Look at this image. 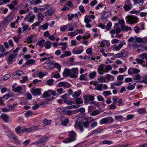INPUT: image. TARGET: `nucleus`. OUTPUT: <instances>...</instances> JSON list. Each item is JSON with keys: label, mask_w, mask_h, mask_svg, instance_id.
<instances>
[{"label": "nucleus", "mask_w": 147, "mask_h": 147, "mask_svg": "<svg viewBox=\"0 0 147 147\" xmlns=\"http://www.w3.org/2000/svg\"><path fill=\"white\" fill-rule=\"evenodd\" d=\"M12 87L13 88V90L14 91L18 93L20 92L22 90V87L20 86H18L14 88H13V86Z\"/></svg>", "instance_id": "28"}, {"label": "nucleus", "mask_w": 147, "mask_h": 147, "mask_svg": "<svg viewBox=\"0 0 147 147\" xmlns=\"http://www.w3.org/2000/svg\"><path fill=\"white\" fill-rule=\"evenodd\" d=\"M71 73L70 77L73 78H76L78 74V69L77 68H72L71 70Z\"/></svg>", "instance_id": "9"}, {"label": "nucleus", "mask_w": 147, "mask_h": 147, "mask_svg": "<svg viewBox=\"0 0 147 147\" xmlns=\"http://www.w3.org/2000/svg\"><path fill=\"white\" fill-rule=\"evenodd\" d=\"M32 14V12H29V14L26 16L24 18V20L25 21L28 20V22H32L35 17L34 15H33L31 16L30 15Z\"/></svg>", "instance_id": "7"}, {"label": "nucleus", "mask_w": 147, "mask_h": 147, "mask_svg": "<svg viewBox=\"0 0 147 147\" xmlns=\"http://www.w3.org/2000/svg\"><path fill=\"white\" fill-rule=\"evenodd\" d=\"M102 143L104 144H110L112 143V141L109 140H104L102 141Z\"/></svg>", "instance_id": "62"}, {"label": "nucleus", "mask_w": 147, "mask_h": 147, "mask_svg": "<svg viewBox=\"0 0 147 147\" xmlns=\"http://www.w3.org/2000/svg\"><path fill=\"white\" fill-rule=\"evenodd\" d=\"M52 43L49 41H47L45 43V46L46 49H49L50 48Z\"/></svg>", "instance_id": "27"}, {"label": "nucleus", "mask_w": 147, "mask_h": 147, "mask_svg": "<svg viewBox=\"0 0 147 147\" xmlns=\"http://www.w3.org/2000/svg\"><path fill=\"white\" fill-rule=\"evenodd\" d=\"M50 5L48 4H45L42 5H38L37 6V12L39 13H42L48 9Z\"/></svg>", "instance_id": "5"}, {"label": "nucleus", "mask_w": 147, "mask_h": 147, "mask_svg": "<svg viewBox=\"0 0 147 147\" xmlns=\"http://www.w3.org/2000/svg\"><path fill=\"white\" fill-rule=\"evenodd\" d=\"M103 131V129L99 128L93 130L92 132L90 134V135H92L93 134H97V133H100Z\"/></svg>", "instance_id": "18"}, {"label": "nucleus", "mask_w": 147, "mask_h": 147, "mask_svg": "<svg viewBox=\"0 0 147 147\" xmlns=\"http://www.w3.org/2000/svg\"><path fill=\"white\" fill-rule=\"evenodd\" d=\"M112 25V24L111 22H109L106 26V29L107 30H109L111 28Z\"/></svg>", "instance_id": "63"}, {"label": "nucleus", "mask_w": 147, "mask_h": 147, "mask_svg": "<svg viewBox=\"0 0 147 147\" xmlns=\"http://www.w3.org/2000/svg\"><path fill=\"white\" fill-rule=\"evenodd\" d=\"M84 51L83 48L82 46H80L78 47H76L73 49L72 53L75 54H80Z\"/></svg>", "instance_id": "6"}, {"label": "nucleus", "mask_w": 147, "mask_h": 147, "mask_svg": "<svg viewBox=\"0 0 147 147\" xmlns=\"http://www.w3.org/2000/svg\"><path fill=\"white\" fill-rule=\"evenodd\" d=\"M84 102L87 104L89 103V94H85L83 96Z\"/></svg>", "instance_id": "34"}, {"label": "nucleus", "mask_w": 147, "mask_h": 147, "mask_svg": "<svg viewBox=\"0 0 147 147\" xmlns=\"http://www.w3.org/2000/svg\"><path fill=\"white\" fill-rule=\"evenodd\" d=\"M111 93L110 91H104L103 92V94L105 96H107L111 95Z\"/></svg>", "instance_id": "51"}, {"label": "nucleus", "mask_w": 147, "mask_h": 147, "mask_svg": "<svg viewBox=\"0 0 147 147\" xmlns=\"http://www.w3.org/2000/svg\"><path fill=\"white\" fill-rule=\"evenodd\" d=\"M34 61L32 59H30L27 60L26 62V65H32L34 63Z\"/></svg>", "instance_id": "41"}, {"label": "nucleus", "mask_w": 147, "mask_h": 147, "mask_svg": "<svg viewBox=\"0 0 147 147\" xmlns=\"http://www.w3.org/2000/svg\"><path fill=\"white\" fill-rule=\"evenodd\" d=\"M43 125L44 126L50 124L51 122V120H47L46 119H44L43 120Z\"/></svg>", "instance_id": "33"}, {"label": "nucleus", "mask_w": 147, "mask_h": 147, "mask_svg": "<svg viewBox=\"0 0 147 147\" xmlns=\"http://www.w3.org/2000/svg\"><path fill=\"white\" fill-rule=\"evenodd\" d=\"M126 56V54L125 53L121 52L115 54L114 57L115 58H119L121 57H124Z\"/></svg>", "instance_id": "23"}, {"label": "nucleus", "mask_w": 147, "mask_h": 147, "mask_svg": "<svg viewBox=\"0 0 147 147\" xmlns=\"http://www.w3.org/2000/svg\"><path fill=\"white\" fill-rule=\"evenodd\" d=\"M140 71V70L138 69L130 68L128 69V73L129 74L132 75L138 73Z\"/></svg>", "instance_id": "12"}, {"label": "nucleus", "mask_w": 147, "mask_h": 147, "mask_svg": "<svg viewBox=\"0 0 147 147\" xmlns=\"http://www.w3.org/2000/svg\"><path fill=\"white\" fill-rule=\"evenodd\" d=\"M125 45V42L123 40L121 41L120 42V44L118 46H115V49L116 50L118 51L122 47L123 45Z\"/></svg>", "instance_id": "17"}, {"label": "nucleus", "mask_w": 147, "mask_h": 147, "mask_svg": "<svg viewBox=\"0 0 147 147\" xmlns=\"http://www.w3.org/2000/svg\"><path fill=\"white\" fill-rule=\"evenodd\" d=\"M21 127L20 126H18L15 128V131L18 134H19L21 133Z\"/></svg>", "instance_id": "45"}, {"label": "nucleus", "mask_w": 147, "mask_h": 147, "mask_svg": "<svg viewBox=\"0 0 147 147\" xmlns=\"http://www.w3.org/2000/svg\"><path fill=\"white\" fill-rule=\"evenodd\" d=\"M49 26V24L47 23L44 24V25L41 26V27L39 28L40 29H41L42 28L43 30H45L47 29Z\"/></svg>", "instance_id": "48"}, {"label": "nucleus", "mask_w": 147, "mask_h": 147, "mask_svg": "<svg viewBox=\"0 0 147 147\" xmlns=\"http://www.w3.org/2000/svg\"><path fill=\"white\" fill-rule=\"evenodd\" d=\"M76 103L78 104H80L83 103V101L80 98H78L76 99Z\"/></svg>", "instance_id": "56"}, {"label": "nucleus", "mask_w": 147, "mask_h": 147, "mask_svg": "<svg viewBox=\"0 0 147 147\" xmlns=\"http://www.w3.org/2000/svg\"><path fill=\"white\" fill-rule=\"evenodd\" d=\"M103 85V84H98L96 87V89L99 91H101L102 90V86Z\"/></svg>", "instance_id": "59"}, {"label": "nucleus", "mask_w": 147, "mask_h": 147, "mask_svg": "<svg viewBox=\"0 0 147 147\" xmlns=\"http://www.w3.org/2000/svg\"><path fill=\"white\" fill-rule=\"evenodd\" d=\"M87 76V74L81 75L80 77V80H86L87 79H85V76Z\"/></svg>", "instance_id": "53"}, {"label": "nucleus", "mask_w": 147, "mask_h": 147, "mask_svg": "<svg viewBox=\"0 0 147 147\" xmlns=\"http://www.w3.org/2000/svg\"><path fill=\"white\" fill-rule=\"evenodd\" d=\"M51 95L57 96V94L54 91L48 90L47 91H45L43 94V96L45 98H47L51 96Z\"/></svg>", "instance_id": "8"}, {"label": "nucleus", "mask_w": 147, "mask_h": 147, "mask_svg": "<svg viewBox=\"0 0 147 147\" xmlns=\"http://www.w3.org/2000/svg\"><path fill=\"white\" fill-rule=\"evenodd\" d=\"M23 74V72L21 71H17L16 72V74L14 75L13 76V78H16V76L17 75L18 76H20L21 75Z\"/></svg>", "instance_id": "37"}, {"label": "nucleus", "mask_w": 147, "mask_h": 147, "mask_svg": "<svg viewBox=\"0 0 147 147\" xmlns=\"http://www.w3.org/2000/svg\"><path fill=\"white\" fill-rule=\"evenodd\" d=\"M104 65L101 64L99 66L98 68L97 69L98 73L100 75H102L104 74Z\"/></svg>", "instance_id": "16"}, {"label": "nucleus", "mask_w": 147, "mask_h": 147, "mask_svg": "<svg viewBox=\"0 0 147 147\" xmlns=\"http://www.w3.org/2000/svg\"><path fill=\"white\" fill-rule=\"evenodd\" d=\"M69 137L63 140V142L65 143H68L72 142L76 140V134L74 131H71Z\"/></svg>", "instance_id": "1"}, {"label": "nucleus", "mask_w": 147, "mask_h": 147, "mask_svg": "<svg viewBox=\"0 0 147 147\" xmlns=\"http://www.w3.org/2000/svg\"><path fill=\"white\" fill-rule=\"evenodd\" d=\"M106 78L109 81H114V77L109 74H107L106 75Z\"/></svg>", "instance_id": "32"}, {"label": "nucleus", "mask_w": 147, "mask_h": 147, "mask_svg": "<svg viewBox=\"0 0 147 147\" xmlns=\"http://www.w3.org/2000/svg\"><path fill=\"white\" fill-rule=\"evenodd\" d=\"M107 123V120L106 117L102 119L99 121V123L101 125L106 124Z\"/></svg>", "instance_id": "39"}, {"label": "nucleus", "mask_w": 147, "mask_h": 147, "mask_svg": "<svg viewBox=\"0 0 147 147\" xmlns=\"http://www.w3.org/2000/svg\"><path fill=\"white\" fill-rule=\"evenodd\" d=\"M66 110L65 107L59 108L58 109V110L59 113L64 115H65Z\"/></svg>", "instance_id": "36"}, {"label": "nucleus", "mask_w": 147, "mask_h": 147, "mask_svg": "<svg viewBox=\"0 0 147 147\" xmlns=\"http://www.w3.org/2000/svg\"><path fill=\"white\" fill-rule=\"evenodd\" d=\"M25 115V116L27 118L29 116L32 115H33V113L31 111L28 110L27 111Z\"/></svg>", "instance_id": "50"}, {"label": "nucleus", "mask_w": 147, "mask_h": 147, "mask_svg": "<svg viewBox=\"0 0 147 147\" xmlns=\"http://www.w3.org/2000/svg\"><path fill=\"white\" fill-rule=\"evenodd\" d=\"M53 62L52 61H50L48 62L47 65L44 66V67L47 69H51L54 67Z\"/></svg>", "instance_id": "15"}, {"label": "nucleus", "mask_w": 147, "mask_h": 147, "mask_svg": "<svg viewBox=\"0 0 147 147\" xmlns=\"http://www.w3.org/2000/svg\"><path fill=\"white\" fill-rule=\"evenodd\" d=\"M134 5L141 4L142 5L144 2V0H133Z\"/></svg>", "instance_id": "35"}, {"label": "nucleus", "mask_w": 147, "mask_h": 147, "mask_svg": "<svg viewBox=\"0 0 147 147\" xmlns=\"http://www.w3.org/2000/svg\"><path fill=\"white\" fill-rule=\"evenodd\" d=\"M137 111L139 114H142L146 112V110L145 109L142 108L139 109Z\"/></svg>", "instance_id": "43"}, {"label": "nucleus", "mask_w": 147, "mask_h": 147, "mask_svg": "<svg viewBox=\"0 0 147 147\" xmlns=\"http://www.w3.org/2000/svg\"><path fill=\"white\" fill-rule=\"evenodd\" d=\"M138 18L133 15H129L126 17V22L130 24H133L134 23H137Z\"/></svg>", "instance_id": "2"}, {"label": "nucleus", "mask_w": 147, "mask_h": 147, "mask_svg": "<svg viewBox=\"0 0 147 147\" xmlns=\"http://www.w3.org/2000/svg\"><path fill=\"white\" fill-rule=\"evenodd\" d=\"M140 57L142 59H147V53L144 54L139 55Z\"/></svg>", "instance_id": "64"}, {"label": "nucleus", "mask_w": 147, "mask_h": 147, "mask_svg": "<svg viewBox=\"0 0 147 147\" xmlns=\"http://www.w3.org/2000/svg\"><path fill=\"white\" fill-rule=\"evenodd\" d=\"M100 112L98 110H96L92 112L91 113V115L92 116H95L99 114Z\"/></svg>", "instance_id": "40"}, {"label": "nucleus", "mask_w": 147, "mask_h": 147, "mask_svg": "<svg viewBox=\"0 0 147 147\" xmlns=\"http://www.w3.org/2000/svg\"><path fill=\"white\" fill-rule=\"evenodd\" d=\"M106 118L107 120V123H111L114 121L113 118L112 117H109Z\"/></svg>", "instance_id": "52"}, {"label": "nucleus", "mask_w": 147, "mask_h": 147, "mask_svg": "<svg viewBox=\"0 0 147 147\" xmlns=\"http://www.w3.org/2000/svg\"><path fill=\"white\" fill-rule=\"evenodd\" d=\"M60 120L61 121V125L64 126L67 125V124L68 123L69 121L68 118L65 117L64 116H61L60 119Z\"/></svg>", "instance_id": "11"}, {"label": "nucleus", "mask_w": 147, "mask_h": 147, "mask_svg": "<svg viewBox=\"0 0 147 147\" xmlns=\"http://www.w3.org/2000/svg\"><path fill=\"white\" fill-rule=\"evenodd\" d=\"M144 59H136V61L138 64L139 63L140 64L144 66V64H145V61L144 60Z\"/></svg>", "instance_id": "31"}, {"label": "nucleus", "mask_w": 147, "mask_h": 147, "mask_svg": "<svg viewBox=\"0 0 147 147\" xmlns=\"http://www.w3.org/2000/svg\"><path fill=\"white\" fill-rule=\"evenodd\" d=\"M36 126H34L30 128H29L30 130H29V132H33L36 131Z\"/></svg>", "instance_id": "57"}, {"label": "nucleus", "mask_w": 147, "mask_h": 147, "mask_svg": "<svg viewBox=\"0 0 147 147\" xmlns=\"http://www.w3.org/2000/svg\"><path fill=\"white\" fill-rule=\"evenodd\" d=\"M53 99H46L44 101H42L40 102V105H45L48 103V102L50 101H51L52 100L54 99L55 98L53 97H52Z\"/></svg>", "instance_id": "29"}, {"label": "nucleus", "mask_w": 147, "mask_h": 147, "mask_svg": "<svg viewBox=\"0 0 147 147\" xmlns=\"http://www.w3.org/2000/svg\"><path fill=\"white\" fill-rule=\"evenodd\" d=\"M1 118L5 122H8L9 121V117L8 115L5 114H3L1 115Z\"/></svg>", "instance_id": "21"}, {"label": "nucleus", "mask_w": 147, "mask_h": 147, "mask_svg": "<svg viewBox=\"0 0 147 147\" xmlns=\"http://www.w3.org/2000/svg\"><path fill=\"white\" fill-rule=\"evenodd\" d=\"M141 78V76L139 74H138L136 75L135 76L133 77L134 80H140Z\"/></svg>", "instance_id": "49"}, {"label": "nucleus", "mask_w": 147, "mask_h": 147, "mask_svg": "<svg viewBox=\"0 0 147 147\" xmlns=\"http://www.w3.org/2000/svg\"><path fill=\"white\" fill-rule=\"evenodd\" d=\"M81 93V92L80 90H79L75 92L72 95L73 97L75 98H76L79 96Z\"/></svg>", "instance_id": "26"}, {"label": "nucleus", "mask_w": 147, "mask_h": 147, "mask_svg": "<svg viewBox=\"0 0 147 147\" xmlns=\"http://www.w3.org/2000/svg\"><path fill=\"white\" fill-rule=\"evenodd\" d=\"M130 0H126L125 2V5L123 7L125 11H128L133 8L132 5L130 1Z\"/></svg>", "instance_id": "4"}, {"label": "nucleus", "mask_w": 147, "mask_h": 147, "mask_svg": "<svg viewBox=\"0 0 147 147\" xmlns=\"http://www.w3.org/2000/svg\"><path fill=\"white\" fill-rule=\"evenodd\" d=\"M135 88V86L132 85H129L126 88L128 90H132L134 89Z\"/></svg>", "instance_id": "60"}, {"label": "nucleus", "mask_w": 147, "mask_h": 147, "mask_svg": "<svg viewBox=\"0 0 147 147\" xmlns=\"http://www.w3.org/2000/svg\"><path fill=\"white\" fill-rule=\"evenodd\" d=\"M94 120H91L90 121H88V119L85 117H83L82 118V119L80 121V123L82 124L86 128H88L89 125V123L91 121H94Z\"/></svg>", "instance_id": "3"}, {"label": "nucleus", "mask_w": 147, "mask_h": 147, "mask_svg": "<svg viewBox=\"0 0 147 147\" xmlns=\"http://www.w3.org/2000/svg\"><path fill=\"white\" fill-rule=\"evenodd\" d=\"M71 54V52L69 51H67L64 52L63 54H61L60 56L61 58L70 56Z\"/></svg>", "instance_id": "20"}, {"label": "nucleus", "mask_w": 147, "mask_h": 147, "mask_svg": "<svg viewBox=\"0 0 147 147\" xmlns=\"http://www.w3.org/2000/svg\"><path fill=\"white\" fill-rule=\"evenodd\" d=\"M121 27L122 30H125L127 31L128 30H131V28L130 27H128V26H125L124 25H121Z\"/></svg>", "instance_id": "24"}, {"label": "nucleus", "mask_w": 147, "mask_h": 147, "mask_svg": "<svg viewBox=\"0 0 147 147\" xmlns=\"http://www.w3.org/2000/svg\"><path fill=\"white\" fill-rule=\"evenodd\" d=\"M38 22H37V26L39 25L43 19V15L42 13H39L38 15Z\"/></svg>", "instance_id": "25"}, {"label": "nucleus", "mask_w": 147, "mask_h": 147, "mask_svg": "<svg viewBox=\"0 0 147 147\" xmlns=\"http://www.w3.org/2000/svg\"><path fill=\"white\" fill-rule=\"evenodd\" d=\"M84 35L85 36L82 37V38L84 40L88 39L90 36V34L88 33H87L86 34H85Z\"/></svg>", "instance_id": "55"}, {"label": "nucleus", "mask_w": 147, "mask_h": 147, "mask_svg": "<svg viewBox=\"0 0 147 147\" xmlns=\"http://www.w3.org/2000/svg\"><path fill=\"white\" fill-rule=\"evenodd\" d=\"M87 17V15L84 18V22L86 24H88L91 22L92 20Z\"/></svg>", "instance_id": "54"}, {"label": "nucleus", "mask_w": 147, "mask_h": 147, "mask_svg": "<svg viewBox=\"0 0 147 147\" xmlns=\"http://www.w3.org/2000/svg\"><path fill=\"white\" fill-rule=\"evenodd\" d=\"M17 53H13L12 54H11L9 56L8 58V63L9 64H10L13 63L12 61L13 59L15 58L18 55Z\"/></svg>", "instance_id": "13"}, {"label": "nucleus", "mask_w": 147, "mask_h": 147, "mask_svg": "<svg viewBox=\"0 0 147 147\" xmlns=\"http://www.w3.org/2000/svg\"><path fill=\"white\" fill-rule=\"evenodd\" d=\"M54 81L53 79H51L48 80L47 82V84L49 85H51L54 82Z\"/></svg>", "instance_id": "61"}, {"label": "nucleus", "mask_w": 147, "mask_h": 147, "mask_svg": "<svg viewBox=\"0 0 147 147\" xmlns=\"http://www.w3.org/2000/svg\"><path fill=\"white\" fill-rule=\"evenodd\" d=\"M45 41V40L42 39L41 40L39 41L37 45H38L41 47H43L44 46V43Z\"/></svg>", "instance_id": "44"}, {"label": "nucleus", "mask_w": 147, "mask_h": 147, "mask_svg": "<svg viewBox=\"0 0 147 147\" xmlns=\"http://www.w3.org/2000/svg\"><path fill=\"white\" fill-rule=\"evenodd\" d=\"M96 73L95 71H93L92 72L89 73V76L91 79H93L96 76Z\"/></svg>", "instance_id": "38"}, {"label": "nucleus", "mask_w": 147, "mask_h": 147, "mask_svg": "<svg viewBox=\"0 0 147 147\" xmlns=\"http://www.w3.org/2000/svg\"><path fill=\"white\" fill-rule=\"evenodd\" d=\"M108 12H106L105 11H103L102 12V15L101 16L102 19V20H105L107 18V17L106 16L107 13Z\"/></svg>", "instance_id": "58"}, {"label": "nucleus", "mask_w": 147, "mask_h": 147, "mask_svg": "<svg viewBox=\"0 0 147 147\" xmlns=\"http://www.w3.org/2000/svg\"><path fill=\"white\" fill-rule=\"evenodd\" d=\"M71 73V71L70 69L67 68L65 69L63 73V75L64 77H67L70 76Z\"/></svg>", "instance_id": "14"}, {"label": "nucleus", "mask_w": 147, "mask_h": 147, "mask_svg": "<svg viewBox=\"0 0 147 147\" xmlns=\"http://www.w3.org/2000/svg\"><path fill=\"white\" fill-rule=\"evenodd\" d=\"M71 26V25L70 24H68L67 25L63 26L61 27L60 28V30L61 32L64 31L68 28H69Z\"/></svg>", "instance_id": "30"}, {"label": "nucleus", "mask_w": 147, "mask_h": 147, "mask_svg": "<svg viewBox=\"0 0 147 147\" xmlns=\"http://www.w3.org/2000/svg\"><path fill=\"white\" fill-rule=\"evenodd\" d=\"M57 68L58 69V70L60 71V70L61 67V66L60 64L58 63H55L54 64V67Z\"/></svg>", "instance_id": "46"}, {"label": "nucleus", "mask_w": 147, "mask_h": 147, "mask_svg": "<svg viewBox=\"0 0 147 147\" xmlns=\"http://www.w3.org/2000/svg\"><path fill=\"white\" fill-rule=\"evenodd\" d=\"M7 135L8 137L12 139L15 138V136L14 134L10 130H8L7 131Z\"/></svg>", "instance_id": "22"}, {"label": "nucleus", "mask_w": 147, "mask_h": 147, "mask_svg": "<svg viewBox=\"0 0 147 147\" xmlns=\"http://www.w3.org/2000/svg\"><path fill=\"white\" fill-rule=\"evenodd\" d=\"M30 142V140L29 139H27L22 143L23 147H25L29 144Z\"/></svg>", "instance_id": "47"}, {"label": "nucleus", "mask_w": 147, "mask_h": 147, "mask_svg": "<svg viewBox=\"0 0 147 147\" xmlns=\"http://www.w3.org/2000/svg\"><path fill=\"white\" fill-rule=\"evenodd\" d=\"M48 138L47 137H44L39 139L37 141V143L40 146L42 145L43 144L45 143L48 141Z\"/></svg>", "instance_id": "10"}, {"label": "nucleus", "mask_w": 147, "mask_h": 147, "mask_svg": "<svg viewBox=\"0 0 147 147\" xmlns=\"http://www.w3.org/2000/svg\"><path fill=\"white\" fill-rule=\"evenodd\" d=\"M45 13L47 15L49 16H51L54 13L53 8L52 7H50L49 9L47 10Z\"/></svg>", "instance_id": "19"}, {"label": "nucleus", "mask_w": 147, "mask_h": 147, "mask_svg": "<svg viewBox=\"0 0 147 147\" xmlns=\"http://www.w3.org/2000/svg\"><path fill=\"white\" fill-rule=\"evenodd\" d=\"M30 92L33 96L37 95V88H34L31 90Z\"/></svg>", "instance_id": "42"}]
</instances>
